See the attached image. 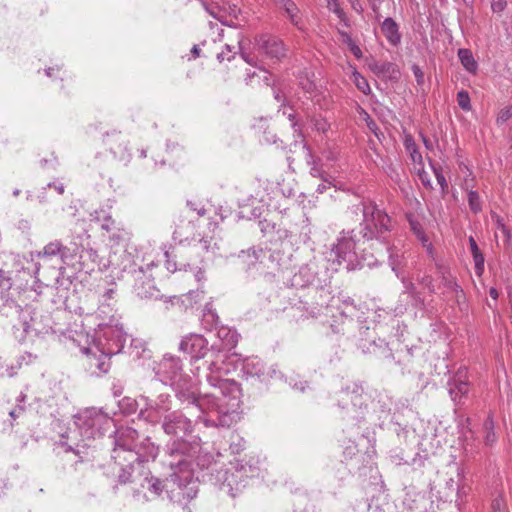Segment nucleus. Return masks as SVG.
Instances as JSON below:
<instances>
[{
	"label": "nucleus",
	"instance_id": "obj_22",
	"mask_svg": "<svg viewBox=\"0 0 512 512\" xmlns=\"http://www.w3.org/2000/svg\"><path fill=\"white\" fill-rule=\"evenodd\" d=\"M69 248L62 245L59 241L50 242L43 249V256H56L59 255L62 263L69 265V259L72 258V255L68 254Z\"/></svg>",
	"mask_w": 512,
	"mask_h": 512
},
{
	"label": "nucleus",
	"instance_id": "obj_15",
	"mask_svg": "<svg viewBox=\"0 0 512 512\" xmlns=\"http://www.w3.org/2000/svg\"><path fill=\"white\" fill-rule=\"evenodd\" d=\"M112 435H114L115 450L118 448L122 449L123 451L134 453L138 444L137 440L139 437V433L136 429L126 427L117 430L115 428V432L112 433Z\"/></svg>",
	"mask_w": 512,
	"mask_h": 512
},
{
	"label": "nucleus",
	"instance_id": "obj_8",
	"mask_svg": "<svg viewBox=\"0 0 512 512\" xmlns=\"http://www.w3.org/2000/svg\"><path fill=\"white\" fill-rule=\"evenodd\" d=\"M161 427L165 434L177 437V439L193 432L192 421L179 410L169 411L165 414Z\"/></svg>",
	"mask_w": 512,
	"mask_h": 512
},
{
	"label": "nucleus",
	"instance_id": "obj_61",
	"mask_svg": "<svg viewBox=\"0 0 512 512\" xmlns=\"http://www.w3.org/2000/svg\"><path fill=\"white\" fill-rule=\"evenodd\" d=\"M333 5V12L340 18V19H343L345 17V12L343 11V9L340 7L339 3L337 0H332V3Z\"/></svg>",
	"mask_w": 512,
	"mask_h": 512
},
{
	"label": "nucleus",
	"instance_id": "obj_59",
	"mask_svg": "<svg viewBox=\"0 0 512 512\" xmlns=\"http://www.w3.org/2000/svg\"><path fill=\"white\" fill-rule=\"evenodd\" d=\"M350 52L357 58L360 59L363 56V53L360 49V47L355 43L351 42V44L348 45Z\"/></svg>",
	"mask_w": 512,
	"mask_h": 512
},
{
	"label": "nucleus",
	"instance_id": "obj_52",
	"mask_svg": "<svg viewBox=\"0 0 512 512\" xmlns=\"http://www.w3.org/2000/svg\"><path fill=\"white\" fill-rule=\"evenodd\" d=\"M238 472L241 473L240 477H242L243 474L247 477H253L258 472V468L251 465H249L247 468L246 465H241Z\"/></svg>",
	"mask_w": 512,
	"mask_h": 512
},
{
	"label": "nucleus",
	"instance_id": "obj_3",
	"mask_svg": "<svg viewBox=\"0 0 512 512\" xmlns=\"http://www.w3.org/2000/svg\"><path fill=\"white\" fill-rule=\"evenodd\" d=\"M75 424L79 427L81 434L90 439H96L108 434L112 436L115 432L113 418L96 408H87L76 416Z\"/></svg>",
	"mask_w": 512,
	"mask_h": 512
},
{
	"label": "nucleus",
	"instance_id": "obj_16",
	"mask_svg": "<svg viewBox=\"0 0 512 512\" xmlns=\"http://www.w3.org/2000/svg\"><path fill=\"white\" fill-rule=\"evenodd\" d=\"M162 381L174 385L178 380H182L187 374L182 372V365L179 359H165L161 363Z\"/></svg>",
	"mask_w": 512,
	"mask_h": 512
},
{
	"label": "nucleus",
	"instance_id": "obj_57",
	"mask_svg": "<svg viewBox=\"0 0 512 512\" xmlns=\"http://www.w3.org/2000/svg\"><path fill=\"white\" fill-rule=\"evenodd\" d=\"M413 74L416 78L417 84L422 85L424 83V73L418 65H413Z\"/></svg>",
	"mask_w": 512,
	"mask_h": 512
},
{
	"label": "nucleus",
	"instance_id": "obj_44",
	"mask_svg": "<svg viewBox=\"0 0 512 512\" xmlns=\"http://www.w3.org/2000/svg\"><path fill=\"white\" fill-rule=\"evenodd\" d=\"M13 283L10 277V273L0 269V293L11 289Z\"/></svg>",
	"mask_w": 512,
	"mask_h": 512
},
{
	"label": "nucleus",
	"instance_id": "obj_11",
	"mask_svg": "<svg viewBox=\"0 0 512 512\" xmlns=\"http://www.w3.org/2000/svg\"><path fill=\"white\" fill-rule=\"evenodd\" d=\"M125 341V333L121 328L109 326L99 336L97 345L107 354L115 355L121 352Z\"/></svg>",
	"mask_w": 512,
	"mask_h": 512
},
{
	"label": "nucleus",
	"instance_id": "obj_64",
	"mask_svg": "<svg viewBox=\"0 0 512 512\" xmlns=\"http://www.w3.org/2000/svg\"><path fill=\"white\" fill-rule=\"evenodd\" d=\"M469 246H470L472 255L481 252V250L479 249L478 244L473 236L469 237Z\"/></svg>",
	"mask_w": 512,
	"mask_h": 512
},
{
	"label": "nucleus",
	"instance_id": "obj_41",
	"mask_svg": "<svg viewBox=\"0 0 512 512\" xmlns=\"http://www.w3.org/2000/svg\"><path fill=\"white\" fill-rule=\"evenodd\" d=\"M353 77H354V83H355V85H356L358 90H360L361 92H363L366 95L371 92L369 83L366 80V78H364L358 72H354L353 73Z\"/></svg>",
	"mask_w": 512,
	"mask_h": 512
},
{
	"label": "nucleus",
	"instance_id": "obj_31",
	"mask_svg": "<svg viewBox=\"0 0 512 512\" xmlns=\"http://www.w3.org/2000/svg\"><path fill=\"white\" fill-rule=\"evenodd\" d=\"M258 261V252L255 250L250 251H241V253L237 257V264L246 266V269L249 270L252 266Z\"/></svg>",
	"mask_w": 512,
	"mask_h": 512
},
{
	"label": "nucleus",
	"instance_id": "obj_46",
	"mask_svg": "<svg viewBox=\"0 0 512 512\" xmlns=\"http://www.w3.org/2000/svg\"><path fill=\"white\" fill-rule=\"evenodd\" d=\"M411 230L415 237L422 243L423 247L431 243L428 235L423 229V226H411Z\"/></svg>",
	"mask_w": 512,
	"mask_h": 512
},
{
	"label": "nucleus",
	"instance_id": "obj_2",
	"mask_svg": "<svg viewBox=\"0 0 512 512\" xmlns=\"http://www.w3.org/2000/svg\"><path fill=\"white\" fill-rule=\"evenodd\" d=\"M179 349L190 355L192 364L202 362V366L208 369L210 374L220 370V365L224 363L225 355L222 354V348L215 344L209 346L207 339L200 334L183 337Z\"/></svg>",
	"mask_w": 512,
	"mask_h": 512
},
{
	"label": "nucleus",
	"instance_id": "obj_7",
	"mask_svg": "<svg viewBox=\"0 0 512 512\" xmlns=\"http://www.w3.org/2000/svg\"><path fill=\"white\" fill-rule=\"evenodd\" d=\"M391 231L390 226H358L347 232L348 238L344 235L339 239V242L334 245L332 251L336 253L337 257H341L345 253V249L351 248V243L356 244L363 240L380 239L384 232Z\"/></svg>",
	"mask_w": 512,
	"mask_h": 512
},
{
	"label": "nucleus",
	"instance_id": "obj_50",
	"mask_svg": "<svg viewBox=\"0 0 512 512\" xmlns=\"http://www.w3.org/2000/svg\"><path fill=\"white\" fill-rule=\"evenodd\" d=\"M512 117V106L503 108L497 117V124H503Z\"/></svg>",
	"mask_w": 512,
	"mask_h": 512
},
{
	"label": "nucleus",
	"instance_id": "obj_29",
	"mask_svg": "<svg viewBox=\"0 0 512 512\" xmlns=\"http://www.w3.org/2000/svg\"><path fill=\"white\" fill-rule=\"evenodd\" d=\"M367 67L377 76L389 73L393 64L390 62H379L370 57L365 60Z\"/></svg>",
	"mask_w": 512,
	"mask_h": 512
},
{
	"label": "nucleus",
	"instance_id": "obj_19",
	"mask_svg": "<svg viewBox=\"0 0 512 512\" xmlns=\"http://www.w3.org/2000/svg\"><path fill=\"white\" fill-rule=\"evenodd\" d=\"M357 210L362 212L364 217V222L366 224H386L389 222V217L386 213L378 209L375 205H362L357 206Z\"/></svg>",
	"mask_w": 512,
	"mask_h": 512
},
{
	"label": "nucleus",
	"instance_id": "obj_33",
	"mask_svg": "<svg viewBox=\"0 0 512 512\" xmlns=\"http://www.w3.org/2000/svg\"><path fill=\"white\" fill-rule=\"evenodd\" d=\"M352 322V319H348L343 313L340 317H335L330 324V327L335 334L342 333L344 334L347 331L349 324Z\"/></svg>",
	"mask_w": 512,
	"mask_h": 512
},
{
	"label": "nucleus",
	"instance_id": "obj_63",
	"mask_svg": "<svg viewBox=\"0 0 512 512\" xmlns=\"http://www.w3.org/2000/svg\"><path fill=\"white\" fill-rule=\"evenodd\" d=\"M185 226H180V228H184ZM182 235H183V231L182 229L180 230H175L173 232V239L175 242H178V243H183L184 241H188L189 238L188 237H185V238H182Z\"/></svg>",
	"mask_w": 512,
	"mask_h": 512
},
{
	"label": "nucleus",
	"instance_id": "obj_40",
	"mask_svg": "<svg viewBox=\"0 0 512 512\" xmlns=\"http://www.w3.org/2000/svg\"><path fill=\"white\" fill-rule=\"evenodd\" d=\"M120 406L125 414H133L138 409V401L129 397H125L120 402Z\"/></svg>",
	"mask_w": 512,
	"mask_h": 512
},
{
	"label": "nucleus",
	"instance_id": "obj_48",
	"mask_svg": "<svg viewBox=\"0 0 512 512\" xmlns=\"http://www.w3.org/2000/svg\"><path fill=\"white\" fill-rule=\"evenodd\" d=\"M492 512H507V506L504 498L499 495L491 503Z\"/></svg>",
	"mask_w": 512,
	"mask_h": 512
},
{
	"label": "nucleus",
	"instance_id": "obj_54",
	"mask_svg": "<svg viewBox=\"0 0 512 512\" xmlns=\"http://www.w3.org/2000/svg\"><path fill=\"white\" fill-rule=\"evenodd\" d=\"M499 232L495 233V236L498 237L499 233L503 236L504 241L508 243L511 239V229L510 226H498Z\"/></svg>",
	"mask_w": 512,
	"mask_h": 512
},
{
	"label": "nucleus",
	"instance_id": "obj_53",
	"mask_svg": "<svg viewBox=\"0 0 512 512\" xmlns=\"http://www.w3.org/2000/svg\"><path fill=\"white\" fill-rule=\"evenodd\" d=\"M400 258L401 257L399 255L393 254V253L390 254V258H389L392 270L394 272H396L397 276L399 275V267L401 265V259Z\"/></svg>",
	"mask_w": 512,
	"mask_h": 512
},
{
	"label": "nucleus",
	"instance_id": "obj_9",
	"mask_svg": "<svg viewBox=\"0 0 512 512\" xmlns=\"http://www.w3.org/2000/svg\"><path fill=\"white\" fill-rule=\"evenodd\" d=\"M200 450L201 446L198 441H188L185 440L184 437L172 441L167 446V454L184 458L187 462H190L191 467H193L194 464L204 467V464L200 462Z\"/></svg>",
	"mask_w": 512,
	"mask_h": 512
},
{
	"label": "nucleus",
	"instance_id": "obj_49",
	"mask_svg": "<svg viewBox=\"0 0 512 512\" xmlns=\"http://www.w3.org/2000/svg\"><path fill=\"white\" fill-rule=\"evenodd\" d=\"M472 256L475 264V272L478 276H481L482 273L484 272V256L482 252L473 254Z\"/></svg>",
	"mask_w": 512,
	"mask_h": 512
},
{
	"label": "nucleus",
	"instance_id": "obj_12",
	"mask_svg": "<svg viewBox=\"0 0 512 512\" xmlns=\"http://www.w3.org/2000/svg\"><path fill=\"white\" fill-rule=\"evenodd\" d=\"M255 41L258 50L271 59L280 60L286 55L283 42L276 36L261 34L256 37Z\"/></svg>",
	"mask_w": 512,
	"mask_h": 512
},
{
	"label": "nucleus",
	"instance_id": "obj_35",
	"mask_svg": "<svg viewBox=\"0 0 512 512\" xmlns=\"http://www.w3.org/2000/svg\"><path fill=\"white\" fill-rule=\"evenodd\" d=\"M404 146L406 150L410 153V156L414 163H420L422 161V155L418 151L417 145L411 136L405 137Z\"/></svg>",
	"mask_w": 512,
	"mask_h": 512
},
{
	"label": "nucleus",
	"instance_id": "obj_4",
	"mask_svg": "<svg viewBox=\"0 0 512 512\" xmlns=\"http://www.w3.org/2000/svg\"><path fill=\"white\" fill-rule=\"evenodd\" d=\"M166 460V465L172 470L170 474L172 483L176 484L180 489L185 490L183 493L189 499L196 496L197 485L194 479V468L180 456H170Z\"/></svg>",
	"mask_w": 512,
	"mask_h": 512
},
{
	"label": "nucleus",
	"instance_id": "obj_62",
	"mask_svg": "<svg viewBox=\"0 0 512 512\" xmlns=\"http://www.w3.org/2000/svg\"><path fill=\"white\" fill-rule=\"evenodd\" d=\"M165 256H166V268L169 272L171 273H174L176 270H177V265H176V262L175 261H172L170 260L169 258V252L166 251L165 252Z\"/></svg>",
	"mask_w": 512,
	"mask_h": 512
},
{
	"label": "nucleus",
	"instance_id": "obj_38",
	"mask_svg": "<svg viewBox=\"0 0 512 512\" xmlns=\"http://www.w3.org/2000/svg\"><path fill=\"white\" fill-rule=\"evenodd\" d=\"M311 164H312V166L310 168L311 176L316 177V178H320L324 182H326L329 185H331V181H330L331 176L326 171H324L314 160L312 161Z\"/></svg>",
	"mask_w": 512,
	"mask_h": 512
},
{
	"label": "nucleus",
	"instance_id": "obj_18",
	"mask_svg": "<svg viewBox=\"0 0 512 512\" xmlns=\"http://www.w3.org/2000/svg\"><path fill=\"white\" fill-rule=\"evenodd\" d=\"M102 237L108 241L111 246L125 245L129 239L130 234L124 229L117 226H101Z\"/></svg>",
	"mask_w": 512,
	"mask_h": 512
},
{
	"label": "nucleus",
	"instance_id": "obj_13",
	"mask_svg": "<svg viewBox=\"0 0 512 512\" xmlns=\"http://www.w3.org/2000/svg\"><path fill=\"white\" fill-rule=\"evenodd\" d=\"M103 143L116 158L121 160L129 158L130 154L127 149V140L120 131L113 130L107 132L103 136Z\"/></svg>",
	"mask_w": 512,
	"mask_h": 512
},
{
	"label": "nucleus",
	"instance_id": "obj_23",
	"mask_svg": "<svg viewBox=\"0 0 512 512\" xmlns=\"http://www.w3.org/2000/svg\"><path fill=\"white\" fill-rule=\"evenodd\" d=\"M381 31L390 44L396 46L400 43L401 35L399 33V27L392 18L388 17L383 21Z\"/></svg>",
	"mask_w": 512,
	"mask_h": 512
},
{
	"label": "nucleus",
	"instance_id": "obj_47",
	"mask_svg": "<svg viewBox=\"0 0 512 512\" xmlns=\"http://www.w3.org/2000/svg\"><path fill=\"white\" fill-rule=\"evenodd\" d=\"M432 169L434 171L436 180L442 189V192H445V190L448 188V183L442 173V168L440 166L432 165Z\"/></svg>",
	"mask_w": 512,
	"mask_h": 512
},
{
	"label": "nucleus",
	"instance_id": "obj_5",
	"mask_svg": "<svg viewBox=\"0 0 512 512\" xmlns=\"http://www.w3.org/2000/svg\"><path fill=\"white\" fill-rule=\"evenodd\" d=\"M296 296H298L299 300L298 303L293 305L314 317L322 308L328 306L331 292L324 286L312 285L302 288Z\"/></svg>",
	"mask_w": 512,
	"mask_h": 512
},
{
	"label": "nucleus",
	"instance_id": "obj_26",
	"mask_svg": "<svg viewBox=\"0 0 512 512\" xmlns=\"http://www.w3.org/2000/svg\"><path fill=\"white\" fill-rule=\"evenodd\" d=\"M244 372L250 376H256L260 381H267L269 378L277 375V372L274 369L268 368L267 371L262 370L257 367V364H249L247 363L243 367Z\"/></svg>",
	"mask_w": 512,
	"mask_h": 512
},
{
	"label": "nucleus",
	"instance_id": "obj_51",
	"mask_svg": "<svg viewBox=\"0 0 512 512\" xmlns=\"http://www.w3.org/2000/svg\"><path fill=\"white\" fill-rule=\"evenodd\" d=\"M83 352L87 355L88 357V366L90 369L94 368L95 365H96V361L98 360V354L97 352H94L92 351L91 348L87 347V348H84L83 349Z\"/></svg>",
	"mask_w": 512,
	"mask_h": 512
},
{
	"label": "nucleus",
	"instance_id": "obj_17",
	"mask_svg": "<svg viewBox=\"0 0 512 512\" xmlns=\"http://www.w3.org/2000/svg\"><path fill=\"white\" fill-rule=\"evenodd\" d=\"M159 454V446L153 443L150 437H146L137 444L133 457L134 462L142 465L150 460L154 461Z\"/></svg>",
	"mask_w": 512,
	"mask_h": 512
},
{
	"label": "nucleus",
	"instance_id": "obj_20",
	"mask_svg": "<svg viewBox=\"0 0 512 512\" xmlns=\"http://www.w3.org/2000/svg\"><path fill=\"white\" fill-rule=\"evenodd\" d=\"M172 482L171 477L162 480L151 473L144 477L142 487L146 488L150 493L155 496H161L164 491H168V483Z\"/></svg>",
	"mask_w": 512,
	"mask_h": 512
},
{
	"label": "nucleus",
	"instance_id": "obj_37",
	"mask_svg": "<svg viewBox=\"0 0 512 512\" xmlns=\"http://www.w3.org/2000/svg\"><path fill=\"white\" fill-rule=\"evenodd\" d=\"M206 11L215 19L220 21L221 23H227V16L225 14V11L217 6V5H207L206 3H203Z\"/></svg>",
	"mask_w": 512,
	"mask_h": 512
},
{
	"label": "nucleus",
	"instance_id": "obj_25",
	"mask_svg": "<svg viewBox=\"0 0 512 512\" xmlns=\"http://www.w3.org/2000/svg\"><path fill=\"white\" fill-rule=\"evenodd\" d=\"M449 385V394L454 401L457 400V397L460 398L462 396H466L468 393V382L462 380L460 376L454 377L452 381L448 382Z\"/></svg>",
	"mask_w": 512,
	"mask_h": 512
},
{
	"label": "nucleus",
	"instance_id": "obj_36",
	"mask_svg": "<svg viewBox=\"0 0 512 512\" xmlns=\"http://www.w3.org/2000/svg\"><path fill=\"white\" fill-rule=\"evenodd\" d=\"M359 347L362 349L363 352H368V353H375L377 349H382L383 352H388L389 357L393 358V354L388 349L387 343H385L383 341L381 342L380 345L376 344L375 341H372L369 343V346H367L365 342H362L359 344Z\"/></svg>",
	"mask_w": 512,
	"mask_h": 512
},
{
	"label": "nucleus",
	"instance_id": "obj_34",
	"mask_svg": "<svg viewBox=\"0 0 512 512\" xmlns=\"http://www.w3.org/2000/svg\"><path fill=\"white\" fill-rule=\"evenodd\" d=\"M405 292H407L413 299V305L416 308L423 309L424 299L421 297L420 292L417 291L415 285L412 282H404Z\"/></svg>",
	"mask_w": 512,
	"mask_h": 512
},
{
	"label": "nucleus",
	"instance_id": "obj_30",
	"mask_svg": "<svg viewBox=\"0 0 512 512\" xmlns=\"http://www.w3.org/2000/svg\"><path fill=\"white\" fill-rule=\"evenodd\" d=\"M96 350L99 352L98 360L94 368L98 369L101 373H107L111 367V354H107L100 346L96 345Z\"/></svg>",
	"mask_w": 512,
	"mask_h": 512
},
{
	"label": "nucleus",
	"instance_id": "obj_45",
	"mask_svg": "<svg viewBox=\"0 0 512 512\" xmlns=\"http://www.w3.org/2000/svg\"><path fill=\"white\" fill-rule=\"evenodd\" d=\"M235 48V46L226 44L224 50L217 54V60L219 62H223L224 60L231 61L234 58V55L236 54Z\"/></svg>",
	"mask_w": 512,
	"mask_h": 512
},
{
	"label": "nucleus",
	"instance_id": "obj_43",
	"mask_svg": "<svg viewBox=\"0 0 512 512\" xmlns=\"http://www.w3.org/2000/svg\"><path fill=\"white\" fill-rule=\"evenodd\" d=\"M468 203H469L470 209L474 213H477L481 210V200H480V196H479L478 192L473 191V190L468 192Z\"/></svg>",
	"mask_w": 512,
	"mask_h": 512
},
{
	"label": "nucleus",
	"instance_id": "obj_39",
	"mask_svg": "<svg viewBox=\"0 0 512 512\" xmlns=\"http://www.w3.org/2000/svg\"><path fill=\"white\" fill-rule=\"evenodd\" d=\"M442 283L446 288H448L456 293L457 301L460 300L461 296L464 297L463 289L461 288L460 285H458V283L454 279L443 276Z\"/></svg>",
	"mask_w": 512,
	"mask_h": 512
},
{
	"label": "nucleus",
	"instance_id": "obj_42",
	"mask_svg": "<svg viewBox=\"0 0 512 512\" xmlns=\"http://www.w3.org/2000/svg\"><path fill=\"white\" fill-rule=\"evenodd\" d=\"M457 102L459 107L464 111L471 110V102L469 93L465 90H461L457 93Z\"/></svg>",
	"mask_w": 512,
	"mask_h": 512
},
{
	"label": "nucleus",
	"instance_id": "obj_58",
	"mask_svg": "<svg viewBox=\"0 0 512 512\" xmlns=\"http://www.w3.org/2000/svg\"><path fill=\"white\" fill-rule=\"evenodd\" d=\"M47 187L54 189L59 195H62L65 192V186L60 181L51 182L47 185Z\"/></svg>",
	"mask_w": 512,
	"mask_h": 512
},
{
	"label": "nucleus",
	"instance_id": "obj_56",
	"mask_svg": "<svg viewBox=\"0 0 512 512\" xmlns=\"http://www.w3.org/2000/svg\"><path fill=\"white\" fill-rule=\"evenodd\" d=\"M168 400H169V395H167V394H160L156 399H152V401L159 404V406L161 405L163 408H166V410L169 411L170 407L168 404Z\"/></svg>",
	"mask_w": 512,
	"mask_h": 512
},
{
	"label": "nucleus",
	"instance_id": "obj_14",
	"mask_svg": "<svg viewBox=\"0 0 512 512\" xmlns=\"http://www.w3.org/2000/svg\"><path fill=\"white\" fill-rule=\"evenodd\" d=\"M140 400L144 402V408L140 409L138 418L153 425L162 423L164 415L169 411L147 396H140Z\"/></svg>",
	"mask_w": 512,
	"mask_h": 512
},
{
	"label": "nucleus",
	"instance_id": "obj_28",
	"mask_svg": "<svg viewBox=\"0 0 512 512\" xmlns=\"http://www.w3.org/2000/svg\"><path fill=\"white\" fill-rule=\"evenodd\" d=\"M458 57L463 67L470 73H475L478 68V64L475 61L472 52L469 49H459Z\"/></svg>",
	"mask_w": 512,
	"mask_h": 512
},
{
	"label": "nucleus",
	"instance_id": "obj_60",
	"mask_svg": "<svg viewBox=\"0 0 512 512\" xmlns=\"http://www.w3.org/2000/svg\"><path fill=\"white\" fill-rule=\"evenodd\" d=\"M427 501H428V499H426L424 496H419L418 500H416V499L413 500L415 505L410 506V509L414 512H425V511L421 510L419 503H426Z\"/></svg>",
	"mask_w": 512,
	"mask_h": 512
},
{
	"label": "nucleus",
	"instance_id": "obj_6",
	"mask_svg": "<svg viewBox=\"0 0 512 512\" xmlns=\"http://www.w3.org/2000/svg\"><path fill=\"white\" fill-rule=\"evenodd\" d=\"M30 313H32L30 306L22 308L14 301L6 302L2 309V314L6 315L13 329L15 339L20 342L27 337V327H29V321H32Z\"/></svg>",
	"mask_w": 512,
	"mask_h": 512
},
{
	"label": "nucleus",
	"instance_id": "obj_21",
	"mask_svg": "<svg viewBox=\"0 0 512 512\" xmlns=\"http://www.w3.org/2000/svg\"><path fill=\"white\" fill-rule=\"evenodd\" d=\"M277 6L282 9L286 17L290 20V22L297 26L298 28H301L302 23V17L300 14V10L297 7V5L294 3L293 0H274Z\"/></svg>",
	"mask_w": 512,
	"mask_h": 512
},
{
	"label": "nucleus",
	"instance_id": "obj_10",
	"mask_svg": "<svg viewBox=\"0 0 512 512\" xmlns=\"http://www.w3.org/2000/svg\"><path fill=\"white\" fill-rule=\"evenodd\" d=\"M337 403L343 409L362 408L366 406L362 385L352 382L342 387L336 394Z\"/></svg>",
	"mask_w": 512,
	"mask_h": 512
},
{
	"label": "nucleus",
	"instance_id": "obj_27",
	"mask_svg": "<svg viewBox=\"0 0 512 512\" xmlns=\"http://www.w3.org/2000/svg\"><path fill=\"white\" fill-rule=\"evenodd\" d=\"M32 321H29V327H27V336L34 333L36 336L47 333L50 327L42 323V316L38 315L35 309L32 308Z\"/></svg>",
	"mask_w": 512,
	"mask_h": 512
},
{
	"label": "nucleus",
	"instance_id": "obj_55",
	"mask_svg": "<svg viewBox=\"0 0 512 512\" xmlns=\"http://www.w3.org/2000/svg\"><path fill=\"white\" fill-rule=\"evenodd\" d=\"M506 5V0H492L491 8L493 12L500 13L505 9Z\"/></svg>",
	"mask_w": 512,
	"mask_h": 512
},
{
	"label": "nucleus",
	"instance_id": "obj_24",
	"mask_svg": "<svg viewBox=\"0 0 512 512\" xmlns=\"http://www.w3.org/2000/svg\"><path fill=\"white\" fill-rule=\"evenodd\" d=\"M218 337L222 341V345L219 346L222 348V351L227 349L231 350L234 348L240 338L239 333L235 329H231L228 327H221L217 332Z\"/></svg>",
	"mask_w": 512,
	"mask_h": 512
},
{
	"label": "nucleus",
	"instance_id": "obj_1",
	"mask_svg": "<svg viewBox=\"0 0 512 512\" xmlns=\"http://www.w3.org/2000/svg\"><path fill=\"white\" fill-rule=\"evenodd\" d=\"M207 380L215 391L204 395L200 394L196 381L189 375L171 387L183 409L197 413H214L216 418L207 422L217 427L229 428L236 421L240 409V384L233 379H223L214 374H209Z\"/></svg>",
	"mask_w": 512,
	"mask_h": 512
},
{
	"label": "nucleus",
	"instance_id": "obj_32",
	"mask_svg": "<svg viewBox=\"0 0 512 512\" xmlns=\"http://www.w3.org/2000/svg\"><path fill=\"white\" fill-rule=\"evenodd\" d=\"M135 464L137 463L134 462V460H132L127 465L122 466L120 468L119 473L117 475V482L119 484H127L133 481L132 474L135 469Z\"/></svg>",
	"mask_w": 512,
	"mask_h": 512
}]
</instances>
